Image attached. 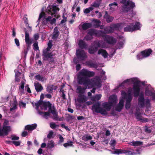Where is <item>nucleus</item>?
<instances>
[{"label":"nucleus","mask_w":155,"mask_h":155,"mask_svg":"<svg viewBox=\"0 0 155 155\" xmlns=\"http://www.w3.org/2000/svg\"><path fill=\"white\" fill-rule=\"evenodd\" d=\"M101 97V95L100 94H97L95 96H92L91 97V100L92 101L99 100Z\"/></svg>","instance_id":"nucleus-32"},{"label":"nucleus","mask_w":155,"mask_h":155,"mask_svg":"<svg viewBox=\"0 0 155 155\" xmlns=\"http://www.w3.org/2000/svg\"><path fill=\"white\" fill-rule=\"evenodd\" d=\"M59 10V8L57 6L53 5L52 7H49V8H48L47 10L49 15H51L52 17L58 18V15L57 14V12Z\"/></svg>","instance_id":"nucleus-9"},{"label":"nucleus","mask_w":155,"mask_h":155,"mask_svg":"<svg viewBox=\"0 0 155 155\" xmlns=\"http://www.w3.org/2000/svg\"><path fill=\"white\" fill-rule=\"evenodd\" d=\"M33 38L36 41L39 38V34L38 33L35 34L33 35Z\"/></svg>","instance_id":"nucleus-56"},{"label":"nucleus","mask_w":155,"mask_h":155,"mask_svg":"<svg viewBox=\"0 0 155 155\" xmlns=\"http://www.w3.org/2000/svg\"><path fill=\"white\" fill-rule=\"evenodd\" d=\"M37 125L36 124H33L31 125H28L25 126V129L27 130L31 131L36 129Z\"/></svg>","instance_id":"nucleus-21"},{"label":"nucleus","mask_w":155,"mask_h":155,"mask_svg":"<svg viewBox=\"0 0 155 155\" xmlns=\"http://www.w3.org/2000/svg\"><path fill=\"white\" fill-rule=\"evenodd\" d=\"M50 23L51 24L53 25L56 22V19L55 18H53L52 19H51V21H50Z\"/></svg>","instance_id":"nucleus-64"},{"label":"nucleus","mask_w":155,"mask_h":155,"mask_svg":"<svg viewBox=\"0 0 155 155\" xmlns=\"http://www.w3.org/2000/svg\"><path fill=\"white\" fill-rule=\"evenodd\" d=\"M92 31L91 29H89L88 31L87 35L84 37V40L86 41H89L92 39L93 38V35L92 34L91 32Z\"/></svg>","instance_id":"nucleus-19"},{"label":"nucleus","mask_w":155,"mask_h":155,"mask_svg":"<svg viewBox=\"0 0 155 155\" xmlns=\"http://www.w3.org/2000/svg\"><path fill=\"white\" fill-rule=\"evenodd\" d=\"M140 82V81H137L134 83V85L133 86L134 93V96L136 97H138L139 94Z\"/></svg>","instance_id":"nucleus-11"},{"label":"nucleus","mask_w":155,"mask_h":155,"mask_svg":"<svg viewBox=\"0 0 155 155\" xmlns=\"http://www.w3.org/2000/svg\"><path fill=\"white\" fill-rule=\"evenodd\" d=\"M50 113H51V112L50 111H48L44 112L43 116L45 118H46V117L49 116H50Z\"/></svg>","instance_id":"nucleus-57"},{"label":"nucleus","mask_w":155,"mask_h":155,"mask_svg":"<svg viewBox=\"0 0 155 155\" xmlns=\"http://www.w3.org/2000/svg\"><path fill=\"white\" fill-rule=\"evenodd\" d=\"M138 104L140 107L143 108L145 106L148 109L150 107V100L148 98L144 99V94L141 93L138 97Z\"/></svg>","instance_id":"nucleus-4"},{"label":"nucleus","mask_w":155,"mask_h":155,"mask_svg":"<svg viewBox=\"0 0 155 155\" xmlns=\"http://www.w3.org/2000/svg\"><path fill=\"white\" fill-rule=\"evenodd\" d=\"M26 44V49L29 50L31 48V45L32 43V41H25Z\"/></svg>","instance_id":"nucleus-45"},{"label":"nucleus","mask_w":155,"mask_h":155,"mask_svg":"<svg viewBox=\"0 0 155 155\" xmlns=\"http://www.w3.org/2000/svg\"><path fill=\"white\" fill-rule=\"evenodd\" d=\"M19 139V137L14 135H12L11 136V140H18Z\"/></svg>","instance_id":"nucleus-52"},{"label":"nucleus","mask_w":155,"mask_h":155,"mask_svg":"<svg viewBox=\"0 0 155 155\" xmlns=\"http://www.w3.org/2000/svg\"><path fill=\"white\" fill-rule=\"evenodd\" d=\"M124 45V43L122 42H120L117 44V46L118 47V48L120 49L122 48L123 46Z\"/></svg>","instance_id":"nucleus-59"},{"label":"nucleus","mask_w":155,"mask_h":155,"mask_svg":"<svg viewBox=\"0 0 155 155\" xmlns=\"http://www.w3.org/2000/svg\"><path fill=\"white\" fill-rule=\"evenodd\" d=\"M54 55H55L52 52H44L43 54V57L42 58L43 60L49 62V64H51V63H54L55 62Z\"/></svg>","instance_id":"nucleus-6"},{"label":"nucleus","mask_w":155,"mask_h":155,"mask_svg":"<svg viewBox=\"0 0 155 155\" xmlns=\"http://www.w3.org/2000/svg\"><path fill=\"white\" fill-rule=\"evenodd\" d=\"M95 73L93 71H90L87 69H83L79 72L78 76V83L88 87V88L96 86L97 88L101 87V79L98 77L89 79L88 78L94 76Z\"/></svg>","instance_id":"nucleus-1"},{"label":"nucleus","mask_w":155,"mask_h":155,"mask_svg":"<svg viewBox=\"0 0 155 155\" xmlns=\"http://www.w3.org/2000/svg\"><path fill=\"white\" fill-rule=\"evenodd\" d=\"M94 8L92 7H90L88 8H86L84 10V12L85 14L89 13L91 11H92Z\"/></svg>","instance_id":"nucleus-44"},{"label":"nucleus","mask_w":155,"mask_h":155,"mask_svg":"<svg viewBox=\"0 0 155 155\" xmlns=\"http://www.w3.org/2000/svg\"><path fill=\"white\" fill-rule=\"evenodd\" d=\"M132 88H128L129 93H128L127 97L126 98V102H130L132 100V97L131 95V91Z\"/></svg>","instance_id":"nucleus-27"},{"label":"nucleus","mask_w":155,"mask_h":155,"mask_svg":"<svg viewBox=\"0 0 155 155\" xmlns=\"http://www.w3.org/2000/svg\"><path fill=\"white\" fill-rule=\"evenodd\" d=\"M102 41L100 40H97L94 41V43L96 45V47L98 48L101 47L102 48H104L105 47L103 45H101V43Z\"/></svg>","instance_id":"nucleus-33"},{"label":"nucleus","mask_w":155,"mask_h":155,"mask_svg":"<svg viewBox=\"0 0 155 155\" xmlns=\"http://www.w3.org/2000/svg\"><path fill=\"white\" fill-rule=\"evenodd\" d=\"M120 3L124 4L122 6V10L125 13L127 14L130 16L132 17L135 15L133 11V8L135 6L134 2L130 0H122Z\"/></svg>","instance_id":"nucleus-2"},{"label":"nucleus","mask_w":155,"mask_h":155,"mask_svg":"<svg viewBox=\"0 0 155 155\" xmlns=\"http://www.w3.org/2000/svg\"><path fill=\"white\" fill-rule=\"evenodd\" d=\"M134 78H131V79H127V80H125L123 82H122V83L120 84L119 86L120 87H122V86H124V84L126 83H129L130 81V80H131L132 81V82L134 81Z\"/></svg>","instance_id":"nucleus-43"},{"label":"nucleus","mask_w":155,"mask_h":155,"mask_svg":"<svg viewBox=\"0 0 155 155\" xmlns=\"http://www.w3.org/2000/svg\"><path fill=\"white\" fill-rule=\"evenodd\" d=\"M54 146V143L52 140L50 141L47 145V148L51 149Z\"/></svg>","instance_id":"nucleus-40"},{"label":"nucleus","mask_w":155,"mask_h":155,"mask_svg":"<svg viewBox=\"0 0 155 155\" xmlns=\"http://www.w3.org/2000/svg\"><path fill=\"white\" fill-rule=\"evenodd\" d=\"M104 18L107 23L111 22L114 18L113 17L109 15L107 11L105 12V13L104 16Z\"/></svg>","instance_id":"nucleus-18"},{"label":"nucleus","mask_w":155,"mask_h":155,"mask_svg":"<svg viewBox=\"0 0 155 155\" xmlns=\"http://www.w3.org/2000/svg\"><path fill=\"white\" fill-rule=\"evenodd\" d=\"M57 89V86L51 85L48 86L46 88V91L49 93H52L53 90H55Z\"/></svg>","instance_id":"nucleus-26"},{"label":"nucleus","mask_w":155,"mask_h":155,"mask_svg":"<svg viewBox=\"0 0 155 155\" xmlns=\"http://www.w3.org/2000/svg\"><path fill=\"white\" fill-rule=\"evenodd\" d=\"M11 130L10 126L3 127L0 129V136H7Z\"/></svg>","instance_id":"nucleus-13"},{"label":"nucleus","mask_w":155,"mask_h":155,"mask_svg":"<svg viewBox=\"0 0 155 155\" xmlns=\"http://www.w3.org/2000/svg\"><path fill=\"white\" fill-rule=\"evenodd\" d=\"M92 31L91 33L93 35L97 37H102L104 38L105 35V32L104 31L102 30H98L95 29H91Z\"/></svg>","instance_id":"nucleus-12"},{"label":"nucleus","mask_w":155,"mask_h":155,"mask_svg":"<svg viewBox=\"0 0 155 155\" xmlns=\"http://www.w3.org/2000/svg\"><path fill=\"white\" fill-rule=\"evenodd\" d=\"M77 92L79 93H83L84 92L85 88L81 87V86H79L77 88Z\"/></svg>","instance_id":"nucleus-41"},{"label":"nucleus","mask_w":155,"mask_h":155,"mask_svg":"<svg viewBox=\"0 0 155 155\" xmlns=\"http://www.w3.org/2000/svg\"><path fill=\"white\" fill-rule=\"evenodd\" d=\"M27 15H24V17H23V20L24 22V23L26 25V26H28L29 28H31H31L29 26V25L28 24V18L26 17V16Z\"/></svg>","instance_id":"nucleus-42"},{"label":"nucleus","mask_w":155,"mask_h":155,"mask_svg":"<svg viewBox=\"0 0 155 155\" xmlns=\"http://www.w3.org/2000/svg\"><path fill=\"white\" fill-rule=\"evenodd\" d=\"M53 133L52 131L50 132L47 135V137L48 138H51L53 135Z\"/></svg>","instance_id":"nucleus-62"},{"label":"nucleus","mask_w":155,"mask_h":155,"mask_svg":"<svg viewBox=\"0 0 155 155\" xmlns=\"http://www.w3.org/2000/svg\"><path fill=\"white\" fill-rule=\"evenodd\" d=\"M59 34V32L58 31V28L57 27H55L54 30V32L52 35V38L56 39L58 38Z\"/></svg>","instance_id":"nucleus-23"},{"label":"nucleus","mask_w":155,"mask_h":155,"mask_svg":"<svg viewBox=\"0 0 155 155\" xmlns=\"http://www.w3.org/2000/svg\"><path fill=\"white\" fill-rule=\"evenodd\" d=\"M142 142L139 141H133L132 142V145L134 146H137L142 144Z\"/></svg>","instance_id":"nucleus-46"},{"label":"nucleus","mask_w":155,"mask_h":155,"mask_svg":"<svg viewBox=\"0 0 155 155\" xmlns=\"http://www.w3.org/2000/svg\"><path fill=\"white\" fill-rule=\"evenodd\" d=\"M152 52V50L151 49L149 48L142 51L141 53L143 54L144 57L146 58L149 56Z\"/></svg>","instance_id":"nucleus-25"},{"label":"nucleus","mask_w":155,"mask_h":155,"mask_svg":"<svg viewBox=\"0 0 155 155\" xmlns=\"http://www.w3.org/2000/svg\"><path fill=\"white\" fill-rule=\"evenodd\" d=\"M115 153L117 154H119L120 153H126L127 155H135L137 153L134 152H133L129 150H116L115 151Z\"/></svg>","instance_id":"nucleus-14"},{"label":"nucleus","mask_w":155,"mask_h":155,"mask_svg":"<svg viewBox=\"0 0 155 155\" xmlns=\"http://www.w3.org/2000/svg\"><path fill=\"white\" fill-rule=\"evenodd\" d=\"M140 27V23L139 22H136L135 25H134L133 23H130L129 25H127L125 27L124 29L125 32L133 31L139 29Z\"/></svg>","instance_id":"nucleus-7"},{"label":"nucleus","mask_w":155,"mask_h":155,"mask_svg":"<svg viewBox=\"0 0 155 155\" xmlns=\"http://www.w3.org/2000/svg\"><path fill=\"white\" fill-rule=\"evenodd\" d=\"M35 89L37 92H40L43 90V87L39 82L34 83Z\"/></svg>","instance_id":"nucleus-22"},{"label":"nucleus","mask_w":155,"mask_h":155,"mask_svg":"<svg viewBox=\"0 0 155 155\" xmlns=\"http://www.w3.org/2000/svg\"><path fill=\"white\" fill-rule=\"evenodd\" d=\"M21 86L19 87V89L20 90L21 89H22L23 91L24 90V85L25 82L24 81H21Z\"/></svg>","instance_id":"nucleus-50"},{"label":"nucleus","mask_w":155,"mask_h":155,"mask_svg":"<svg viewBox=\"0 0 155 155\" xmlns=\"http://www.w3.org/2000/svg\"><path fill=\"white\" fill-rule=\"evenodd\" d=\"M100 106V103L99 102H97L92 106V110L96 113H101L102 115L107 114V111L105 109L101 107Z\"/></svg>","instance_id":"nucleus-8"},{"label":"nucleus","mask_w":155,"mask_h":155,"mask_svg":"<svg viewBox=\"0 0 155 155\" xmlns=\"http://www.w3.org/2000/svg\"><path fill=\"white\" fill-rule=\"evenodd\" d=\"M92 139L91 136L88 134H86L82 137V139L84 141H87Z\"/></svg>","instance_id":"nucleus-37"},{"label":"nucleus","mask_w":155,"mask_h":155,"mask_svg":"<svg viewBox=\"0 0 155 155\" xmlns=\"http://www.w3.org/2000/svg\"><path fill=\"white\" fill-rule=\"evenodd\" d=\"M110 101V103L112 104H115L117 102V96L115 95L110 96L109 98Z\"/></svg>","instance_id":"nucleus-24"},{"label":"nucleus","mask_w":155,"mask_h":155,"mask_svg":"<svg viewBox=\"0 0 155 155\" xmlns=\"http://www.w3.org/2000/svg\"><path fill=\"white\" fill-rule=\"evenodd\" d=\"M97 53L98 54H101L104 58H107L108 55L106 51L102 49H100L98 50Z\"/></svg>","instance_id":"nucleus-20"},{"label":"nucleus","mask_w":155,"mask_h":155,"mask_svg":"<svg viewBox=\"0 0 155 155\" xmlns=\"http://www.w3.org/2000/svg\"><path fill=\"white\" fill-rule=\"evenodd\" d=\"M153 92L147 88L146 89L145 91V94L146 95L148 96H151L153 95Z\"/></svg>","instance_id":"nucleus-36"},{"label":"nucleus","mask_w":155,"mask_h":155,"mask_svg":"<svg viewBox=\"0 0 155 155\" xmlns=\"http://www.w3.org/2000/svg\"><path fill=\"white\" fill-rule=\"evenodd\" d=\"M35 79L38 81L43 82L45 80L44 77L41 76L39 74L35 75Z\"/></svg>","instance_id":"nucleus-38"},{"label":"nucleus","mask_w":155,"mask_h":155,"mask_svg":"<svg viewBox=\"0 0 155 155\" xmlns=\"http://www.w3.org/2000/svg\"><path fill=\"white\" fill-rule=\"evenodd\" d=\"M33 46L34 47V49L35 50H39V48L38 46V41H36V42L34 43Z\"/></svg>","instance_id":"nucleus-47"},{"label":"nucleus","mask_w":155,"mask_h":155,"mask_svg":"<svg viewBox=\"0 0 155 155\" xmlns=\"http://www.w3.org/2000/svg\"><path fill=\"white\" fill-rule=\"evenodd\" d=\"M58 126V125L56 124L55 123H50V127L52 129H54Z\"/></svg>","instance_id":"nucleus-53"},{"label":"nucleus","mask_w":155,"mask_h":155,"mask_svg":"<svg viewBox=\"0 0 155 155\" xmlns=\"http://www.w3.org/2000/svg\"><path fill=\"white\" fill-rule=\"evenodd\" d=\"M15 44L17 46H19L20 45V43L18 39L16 38L15 39Z\"/></svg>","instance_id":"nucleus-61"},{"label":"nucleus","mask_w":155,"mask_h":155,"mask_svg":"<svg viewBox=\"0 0 155 155\" xmlns=\"http://www.w3.org/2000/svg\"><path fill=\"white\" fill-rule=\"evenodd\" d=\"M21 141H12V143L14 144L16 146H19L20 145Z\"/></svg>","instance_id":"nucleus-51"},{"label":"nucleus","mask_w":155,"mask_h":155,"mask_svg":"<svg viewBox=\"0 0 155 155\" xmlns=\"http://www.w3.org/2000/svg\"><path fill=\"white\" fill-rule=\"evenodd\" d=\"M104 41L109 45H113L116 43V40L113 37L105 35L104 37Z\"/></svg>","instance_id":"nucleus-10"},{"label":"nucleus","mask_w":155,"mask_h":155,"mask_svg":"<svg viewBox=\"0 0 155 155\" xmlns=\"http://www.w3.org/2000/svg\"><path fill=\"white\" fill-rule=\"evenodd\" d=\"M28 134V133L26 131H24L22 132L21 135L23 137H25Z\"/></svg>","instance_id":"nucleus-63"},{"label":"nucleus","mask_w":155,"mask_h":155,"mask_svg":"<svg viewBox=\"0 0 155 155\" xmlns=\"http://www.w3.org/2000/svg\"><path fill=\"white\" fill-rule=\"evenodd\" d=\"M111 106L112 105L110 103H108L107 102L103 103L102 104V106L103 108L107 109L108 110L110 109Z\"/></svg>","instance_id":"nucleus-31"},{"label":"nucleus","mask_w":155,"mask_h":155,"mask_svg":"<svg viewBox=\"0 0 155 155\" xmlns=\"http://www.w3.org/2000/svg\"><path fill=\"white\" fill-rule=\"evenodd\" d=\"M113 5H115V6H117V3H116L115 2H114L113 3H111V4H110L109 5V6L110 7H111L110 8V9L112 8L113 9H114V8L113 7H112V6Z\"/></svg>","instance_id":"nucleus-58"},{"label":"nucleus","mask_w":155,"mask_h":155,"mask_svg":"<svg viewBox=\"0 0 155 155\" xmlns=\"http://www.w3.org/2000/svg\"><path fill=\"white\" fill-rule=\"evenodd\" d=\"M124 101L122 99L120 101L119 104L116 105L115 109L116 111L120 112L124 106Z\"/></svg>","instance_id":"nucleus-17"},{"label":"nucleus","mask_w":155,"mask_h":155,"mask_svg":"<svg viewBox=\"0 0 155 155\" xmlns=\"http://www.w3.org/2000/svg\"><path fill=\"white\" fill-rule=\"evenodd\" d=\"M86 64L87 66L90 68H95L96 69L98 67V66L97 62H93L91 60L86 61Z\"/></svg>","instance_id":"nucleus-15"},{"label":"nucleus","mask_w":155,"mask_h":155,"mask_svg":"<svg viewBox=\"0 0 155 155\" xmlns=\"http://www.w3.org/2000/svg\"><path fill=\"white\" fill-rule=\"evenodd\" d=\"M98 50V48L96 46H92L88 48V52L91 54H94Z\"/></svg>","instance_id":"nucleus-28"},{"label":"nucleus","mask_w":155,"mask_h":155,"mask_svg":"<svg viewBox=\"0 0 155 155\" xmlns=\"http://www.w3.org/2000/svg\"><path fill=\"white\" fill-rule=\"evenodd\" d=\"M130 102H126L125 108L127 109H129L130 107Z\"/></svg>","instance_id":"nucleus-60"},{"label":"nucleus","mask_w":155,"mask_h":155,"mask_svg":"<svg viewBox=\"0 0 155 155\" xmlns=\"http://www.w3.org/2000/svg\"><path fill=\"white\" fill-rule=\"evenodd\" d=\"M94 26L96 28L99 27L101 23V21L97 19H94Z\"/></svg>","instance_id":"nucleus-39"},{"label":"nucleus","mask_w":155,"mask_h":155,"mask_svg":"<svg viewBox=\"0 0 155 155\" xmlns=\"http://www.w3.org/2000/svg\"><path fill=\"white\" fill-rule=\"evenodd\" d=\"M135 116L136 118L138 120H142V117L141 116L140 114L139 113H136Z\"/></svg>","instance_id":"nucleus-48"},{"label":"nucleus","mask_w":155,"mask_h":155,"mask_svg":"<svg viewBox=\"0 0 155 155\" xmlns=\"http://www.w3.org/2000/svg\"><path fill=\"white\" fill-rule=\"evenodd\" d=\"M137 59L139 60H141L144 58H145V57H144L143 54H142L141 52L140 54H138L137 55Z\"/></svg>","instance_id":"nucleus-49"},{"label":"nucleus","mask_w":155,"mask_h":155,"mask_svg":"<svg viewBox=\"0 0 155 155\" xmlns=\"http://www.w3.org/2000/svg\"><path fill=\"white\" fill-rule=\"evenodd\" d=\"M87 99V97L84 95L81 94H79L78 100L79 103H83L86 102Z\"/></svg>","instance_id":"nucleus-16"},{"label":"nucleus","mask_w":155,"mask_h":155,"mask_svg":"<svg viewBox=\"0 0 155 155\" xmlns=\"http://www.w3.org/2000/svg\"><path fill=\"white\" fill-rule=\"evenodd\" d=\"M24 31L25 32V41H31V40L29 38V35L28 32L27 31L25 28L24 29Z\"/></svg>","instance_id":"nucleus-35"},{"label":"nucleus","mask_w":155,"mask_h":155,"mask_svg":"<svg viewBox=\"0 0 155 155\" xmlns=\"http://www.w3.org/2000/svg\"><path fill=\"white\" fill-rule=\"evenodd\" d=\"M42 105L44 108L45 110H46L48 108V110L53 115V116L51 117L55 120H58V112L56 111L54 106H52V104L50 101H43L42 100Z\"/></svg>","instance_id":"nucleus-3"},{"label":"nucleus","mask_w":155,"mask_h":155,"mask_svg":"<svg viewBox=\"0 0 155 155\" xmlns=\"http://www.w3.org/2000/svg\"><path fill=\"white\" fill-rule=\"evenodd\" d=\"M42 100H40L37 102L35 103V105L36 107H39V106L42 105Z\"/></svg>","instance_id":"nucleus-54"},{"label":"nucleus","mask_w":155,"mask_h":155,"mask_svg":"<svg viewBox=\"0 0 155 155\" xmlns=\"http://www.w3.org/2000/svg\"><path fill=\"white\" fill-rule=\"evenodd\" d=\"M76 54L77 58H75L74 59V62L75 64H77L78 62L77 59L79 61H83L87 57L86 53L83 50L81 49L77 50Z\"/></svg>","instance_id":"nucleus-5"},{"label":"nucleus","mask_w":155,"mask_h":155,"mask_svg":"<svg viewBox=\"0 0 155 155\" xmlns=\"http://www.w3.org/2000/svg\"><path fill=\"white\" fill-rule=\"evenodd\" d=\"M9 125V121L8 120H5L2 125L3 127H8L7 126Z\"/></svg>","instance_id":"nucleus-55"},{"label":"nucleus","mask_w":155,"mask_h":155,"mask_svg":"<svg viewBox=\"0 0 155 155\" xmlns=\"http://www.w3.org/2000/svg\"><path fill=\"white\" fill-rule=\"evenodd\" d=\"M81 26L82 29L84 30H86L89 28L92 27V24L90 23H84L82 25H80L79 26Z\"/></svg>","instance_id":"nucleus-29"},{"label":"nucleus","mask_w":155,"mask_h":155,"mask_svg":"<svg viewBox=\"0 0 155 155\" xmlns=\"http://www.w3.org/2000/svg\"><path fill=\"white\" fill-rule=\"evenodd\" d=\"M101 4V2L98 1L96 0L94 1L91 5V7L95 8L98 7Z\"/></svg>","instance_id":"nucleus-34"},{"label":"nucleus","mask_w":155,"mask_h":155,"mask_svg":"<svg viewBox=\"0 0 155 155\" xmlns=\"http://www.w3.org/2000/svg\"><path fill=\"white\" fill-rule=\"evenodd\" d=\"M79 46L81 48H86L87 45L83 40H80L79 41L78 44Z\"/></svg>","instance_id":"nucleus-30"}]
</instances>
